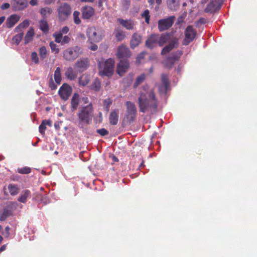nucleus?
Wrapping results in <instances>:
<instances>
[{"mask_svg": "<svg viewBox=\"0 0 257 257\" xmlns=\"http://www.w3.org/2000/svg\"><path fill=\"white\" fill-rule=\"evenodd\" d=\"M140 112L153 114L157 112L158 101L154 90L141 92L138 99Z\"/></svg>", "mask_w": 257, "mask_h": 257, "instance_id": "obj_1", "label": "nucleus"}, {"mask_svg": "<svg viewBox=\"0 0 257 257\" xmlns=\"http://www.w3.org/2000/svg\"><path fill=\"white\" fill-rule=\"evenodd\" d=\"M173 49H162L161 54L164 56L162 64L164 67L171 69L182 54L180 50L173 51Z\"/></svg>", "mask_w": 257, "mask_h": 257, "instance_id": "obj_2", "label": "nucleus"}, {"mask_svg": "<svg viewBox=\"0 0 257 257\" xmlns=\"http://www.w3.org/2000/svg\"><path fill=\"white\" fill-rule=\"evenodd\" d=\"M77 116L80 122L87 124L90 123L93 117V107L91 103L80 108Z\"/></svg>", "mask_w": 257, "mask_h": 257, "instance_id": "obj_3", "label": "nucleus"}, {"mask_svg": "<svg viewBox=\"0 0 257 257\" xmlns=\"http://www.w3.org/2000/svg\"><path fill=\"white\" fill-rule=\"evenodd\" d=\"M167 37V35H164V34L161 35L157 34H151L147 39L145 45L148 48H153L157 46L163 47L165 44Z\"/></svg>", "mask_w": 257, "mask_h": 257, "instance_id": "obj_4", "label": "nucleus"}, {"mask_svg": "<svg viewBox=\"0 0 257 257\" xmlns=\"http://www.w3.org/2000/svg\"><path fill=\"white\" fill-rule=\"evenodd\" d=\"M115 62L112 58H109L104 62L99 63V75L101 76L110 77L114 72Z\"/></svg>", "mask_w": 257, "mask_h": 257, "instance_id": "obj_5", "label": "nucleus"}, {"mask_svg": "<svg viewBox=\"0 0 257 257\" xmlns=\"http://www.w3.org/2000/svg\"><path fill=\"white\" fill-rule=\"evenodd\" d=\"M57 17L60 22L65 21L71 15L72 9L67 3H63L57 9Z\"/></svg>", "mask_w": 257, "mask_h": 257, "instance_id": "obj_6", "label": "nucleus"}, {"mask_svg": "<svg viewBox=\"0 0 257 257\" xmlns=\"http://www.w3.org/2000/svg\"><path fill=\"white\" fill-rule=\"evenodd\" d=\"M175 17L170 16L166 19L160 20L158 23V28L160 32H163L169 29L174 24Z\"/></svg>", "mask_w": 257, "mask_h": 257, "instance_id": "obj_7", "label": "nucleus"}, {"mask_svg": "<svg viewBox=\"0 0 257 257\" xmlns=\"http://www.w3.org/2000/svg\"><path fill=\"white\" fill-rule=\"evenodd\" d=\"M197 32L192 26H188L185 31V38L183 44L187 45L195 38Z\"/></svg>", "mask_w": 257, "mask_h": 257, "instance_id": "obj_8", "label": "nucleus"}, {"mask_svg": "<svg viewBox=\"0 0 257 257\" xmlns=\"http://www.w3.org/2000/svg\"><path fill=\"white\" fill-rule=\"evenodd\" d=\"M126 106L127 114L126 117L130 123L133 122L137 114V108L135 104L131 101H126L125 102Z\"/></svg>", "mask_w": 257, "mask_h": 257, "instance_id": "obj_9", "label": "nucleus"}, {"mask_svg": "<svg viewBox=\"0 0 257 257\" xmlns=\"http://www.w3.org/2000/svg\"><path fill=\"white\" fill-rule=\"evenodd\" d=\"M87 34L91 43L99 42L102 39L101 34L95 27L89 28L87 31Z\"/></svg>", "mask_w": 257, "mask_h": 257, "instance_id": "obj_10", "label": "nucleus"}, {"mask_svg": "<svg viewBox=\"0 0 257 257\" xmlns=\"http://www.w3.org/2000/svg\"><path fill=\"white\" fill-rule=\"evenodd\" d=\"M72 91V88L68 84L64 83L59 88L58 94L61 98L65 101L68 99Z\"/></svg>", "mask_w": 257, "mask_h": 257, "instance_id": "obj_11", "label": "nucleus"}, {"mask_svg": "<svg viewBox=\"0 0 257 257\" xmlns=\"http://www.w3.org/2000/svg\"><path fill=\"white\" fill-rule=\"evenodd\" d=\"M164 35H167V37L165 41V44L168 45L164 48H176L178 47V39L174 36L173 33H166Z\"/></svg>", "mask_w": 257, "mask_h": 257, "instance_id": "obj_12", "label": "nucleus"}, {"mask_svg": "<svg viewBox=\"0 0 257 257\" xmlns=\"http://www.w3.org/2000/svg\"><path fill=\"white\" fill-rule=\"evenodd\" d=\"M89 66V61L87 58L78 59L74 64V68L77 71L81 73L86 70Z\"/></svg>", "mask_w": 257, "mask_h": 257, "instance_id": "obj_13", "label": "nucleus"}, {"mask_svg": "<svg viewBox=\"0 0 257 257\" xmlns=\"http://www.w3.org/2000/svg\"><path fill=\"white\" fill-rule=\"evenodd\" d=\"M79 49H65L63 53V57L68 61L75 60L79 55Z\"/></svg>", "mask_w": 257, "mask_h": 257, "instance_id": "obj_14", "label": "nucleus"}, {"mask_svg": "<svg viewBox=\"0 0 257 257\" xmlns=\"http://www.w3.org/2000/svg\"><path fill=\"white\" fill-rule=\"evenodd\" d=\"M222 3L221 0H211L204 9L205 13H213L219 10Z\"/></svg>", "mask_w": 257, "mask_h": 257, "instance_id": "obj_15", "label": "nucleus"}, {"mask_svg": "<svg viewBox=\"0 0 257 257\" xmlns=\"http://www.w3.org/2000/svg\"><path fill=\"white\" fill-rule=\"evenodd\" d=\"M129 67L128 60H120L117 65L116 72L120 76H122L127 71Z\"/></svg>", "mask_w": 257, "mask_h": 257, "instance_id": "obj_16", "label": "nucleus"}, {"mask_svg": "<svg viewBox=\"0 0 257 257\" xmlns=\"http://www.w3.org/2000/svg\"><path fill=\"white\" fill-rule=\"evenodd\" d=\"M81 17L84 20L90 19L94 14L95 10L91 6H85L81 9Z\"/></svg>", "mask_w": 257, "mask_h": 257, "instance_id": "obj_17", "label": "nucleus"}, {"mask_svg": "<svg viewBox=\"0 0 257 257\" xmlns=\"http://www.w3.org/2000/svg\"><path fill=\"white\" fill-rule=\"evenodd\" d=\"M117 21L120 25L127 30H133L135 26V23L134 20L132 19L124 20L123 19L118 18Z\"/></svg>", "mask_w": 257, "mask_h": 257, "instance_id": "obj_18", "label": "nucleus"}, {"mask_svg": "<svg viewBox=\"0 0 257 257\" xmlns=\"http://www.w3.org/2000/svg\"><path fill=\"white\" fill-rule=\"evenodd\" d=\"M12 6L15 11H21L28 6L27 0H13Z\"/></svg>", "mask_w": 257, "mask_h": 257, "instance_id": "obj_19", "label": "nucleus"}, {"mask_svg": "<svg viewBox=\"0 0 257 257\" xmlns=\"http://www.w3.org/2000/svg\"><path fill=\"white\" fill-rule=\"evenodd\" d=\"M80 103L79 95L75 93L71 99L70 105V110L72 112H74L78 107Z\"/></svg>", "mask_w": 257, "mask_h": 257, "instance_id": "obj_20", "label": "nucleus"}, {"mask_svg": "<svg viewBox=\"0 0 257 257\" xmlns=\"http://www.w3.org/2000/svg\"><path fill=\"white\" fill-rule=\"evenodd\" d=\"M131 56L130 49H118L117 57L120 60H127Z\"/></svg>", "mask_w": 257, "mask_h": 257, "instance_id": "obj_21", "label": "nucleus"}, {"mask_svg": "<svg viewBox=\"0 0 257 257\" xmlns=\"http://www.w3.org/2000/svg\"><path fill=\"white\" fill-rule=\"evenodd\" d=\"M31 192L28 189H25L23 190L17 200L19 202L23 203H26L29 198L31 197Z\"/></svg>", "mask_w": 257, "mask_h": 257, "instance_id": "obj_22", "label": "nucleus"}, {"mask_svg": "<svg viewBox=\"0 0 257 257\" xmlns=\"http://www.w3.org/2000/svg\"><path fill=\"white\" fill-rule=\"evenodd\" d=\"M142 37L137 33L133 34L130 42L131 47L132 48H135L138 47L141 43Z\"/></svg>", "mask_w": 257, "mask_h": 257, "instance_id": "obj_23", "label": "nucleus"}, {"mask_svg": "<svg viewBox=\"0 0 257 257\" xmlns=\"http://www.w3.org/2000/svg\"><path fill=\"white\" fill-rule=\"evenodd\" d=\"M53 37L56 43L65 44L68 43L70 41V38L68 36H65L63 37L61 34H53Z\"/></svg>", "mask_w": 257, "mask_h": 257, "instance_id": "obj_24", "label": "nucleus"}, {"mask_svg": "<svg viewBox=\"0 0 257 257\" xmlns=\"http://www.w3.org/2000/svg\"><path fill=\"white\" fill-rule=\"evenodd\" d=\"M119 111L118 109H114L112 111L109 116V123L111 125H116L118 121Z\"/></svg>", "mask_w": 257, "mask_h": 257, "instance_id": "obj_25", "label": "nucleus"}, {"mask_svg": "<svg viewBox=\"0 0 257 257\" xmlns=\"http://www.w3.org/2000/svg\"><path fill=\"white\" fill-rule=\"evenodd\" d=\"M20 17L16 14L11 15L7 20V27L11 28L19 21Z\"/></svg>", "mask_w": 257, "mask_h": 257, "instance_id": "obj_26", "label": "nucleus"}, {"mask_svg": "<svg viewBox=\"0 0 257 257\" xmlns=\"http://www.w3.org/2000/svg\"><path fill=\"white\" fill-rule=\"evenodd\" d=\"M167 5L169 9L176 11L180 6V0H167Z\"/></svg>", "mask_w": 257, "mask_h": 257, "instance_id": "obj_27", "label": "nucleus"}, {"mask_svg": "<svg viewBox=\"0 0 257 257\" xmlns=\"http://www.w3.org/2000/svg\"><path fill=\"white\" fill-rule=\"evenodd\" d=\"M65 75L68 79L73 80L77 78V73L72 67H70L66 70Z\"/></svg>", "mask_w": 257, "mask_h": 257, "instance_id": "obj_28", "label": "nucleus"}, {"mask_svg": "<svg viewBox=\"0 0 257 257\" xmlns=\"http://www.w3.org/2000/svg\"><path fill=\"white\" fill-rule=\"evenodd\" d=\"M39 29L44 34H47L49 31V27L47 21L42 19L39 22Z\"/></svg>", "mask_w": 257, "mask_h": 257, "instance_id": "obj_29", "label": "nucleus"}, {"mask_svg": "<svg viewBox=\"0 0 257 257\" xmlns=\"http://www.w3.org/2000/svg\"><path fill=\"white\" fill-rule=\"evenodd\" d=\"M39 13L43 19H46L52 14L53 10L50 7H44L40 10Z\"/></svg>", "mask_w": 257, "mask_h": 257, "instance_id": "obj_30", "label": "nucleus"}, {"mask_svg": "<svg viewBox=\"0 0 257 257\" xmlns=\"http://www.w3.org/2000/svg\"><path fill=\"white\" fill-rule=\"evenodd\" d=\"M115 37L117 41H122L125 37V32L119 27H117L114 31Z\"/></svg>", "mask_w": 257, "mask_h": 257, "instance_id": "obj_31", "label": "nucleus"}, {"mask_svg": "<svg viewBox=\"0 0 257 257\" xmlns=\"http://www.w3.org/2000/svg\"><path fill=\"white\" fill-rule=\"evenodd\" d=\"M35 34L34 29L31 27L27 32L24 38V43L27 44L30 42L33 39Z\"/></svg>", "mask_w": 257, "mask_h": 257, "instance_id": "obj_32", "label": "nucleus"}, {"mask_svg": "<svg viewBox=\"0 0 257 257\" xmlns=\"http://www.w3.org/2000/svg\"><path fill=\"white\" fill-rule=\"evenodd\" d=\"M90 80V77L89 75L83 74L79 79V83L80 85L86 86L88 84Z\"/></svg>", "mask_w": 257, "mask_h": 257, "instance_id": "obj_33", "label": "nucleus"}, {"mask_svg": "<svg viewBox=\"0 0 257 257\" xmlns=\"http://www.w3.org/2000/svg\"><path fill=\"white\" fill-rule=\"evenodd\" d=\"M30 23L29 21L28 20H26L15 28V31L16 32H23V30L28 27Z\"/></svg>", "mask_w": 257, "mask_h": 257, "instance_id": "obj_34", "label": "nucleus"}, {"mask_svg": "<svg viewBox=\"0 0 257 257\" xmlns=\"http://www.w3.org/2000/svg\"><path fill=\"white\" fill-rule=\"evenodd\" d=\"M8 189L10 194L12 196L17 195L19 192V188L17 185L10 184L8 185Z\"/></svg>", "mask_w": 257, "mask_h": 257, "instance_id": "obj_35", "label": "nucleus"}, {"mask_svg": "<svg viewBox=\"0 0 257 257\" xmlns=\"http://www.w3.org/2000/svg\"><path fill=\"white\" fill-rule=\"evenodd\" d=\"M54 78L55 81L57 85H59L61 83L62 78L61 74V68L59 67L56 68L54 74Z\"/></svg>", "mask_w": 257, "mask_h": 257, "instance_id": "obj_36", "label": "nucleus"}, {"mask_svg": "<svg viewBox=\"0 0 257 257\" xmlns=\"http://www.w3.org/2000/svg\"><path fill=\"white\" fill-rule=\"evenodd\" d=\"M100 87V81L98 78H96L94 80L92 85H91V89L95 91H99Z\"/></svg>", "mask_w": 257, "mask_h": 257, "instance_id": "obj_37", "label": "nucleus"}, {"mask_svg": "<svg viewBox=\"0 0 257 257\" xmlns=\"http://www.w3.org/2000/svg\"><path fill=\"white\" fill-rule=\"evenodd\" d=\"M19 33L18 34L15 35L12 39L13 43L16 44L17 45L20 44L24 36L23 32Z\"/></svg>", "mask_w": 257, "mask_h": 257, "instance_id": "obj_38", "label": "nucleus"}, {"mask_svg": "<svg viewBox=\"0 0 257 257\" xmlns=\"http://www.w3.org/2000/svg\"><path fill=\"white\" fill-rule=\"evenodd\" d=\"M11 214L12 212L11 210L8 209H4L0 217V220L1 221L6 220L8 217L11 215Z\"/></svg>", "mask_w": 257, "mask_h": 257, "instance_id": "obj_39", "label": "nucleus"}, {"mask_svg": "<svg viewBox=\"0 0 257 257\" xmlns=\"http://www.w3.org/2000/svg\"><path fill=\"white\" fill-rule=\"evenodd\" d=\"M146 78V75L145 74H142L141 75L139 76L134 84V87L136 88L139 85H140L141 83H142Z\"/></svg>", "mask_w": 257, "mask_h": 257, "instance_id": "obj_40", "label": "nucleus"}, {"mask_svg": "<svg viewBox=\"0 0 257 257\" xmlns=\"http://www.w3.org/2000/svg\"><path fill=\"white\" fill-rule=\"evenodd\" d=\"M161 79L163 84L164 85L166 88H167L170 84L168 75L162 74L161 75Z\"/></svg>", "mask_w": 257, "mask_h": 257, "instance_id": "obj_41", "label": "nucleus"}, {"mask_svg": "<svg viewBox=\"0 0 257 257\" xmlns=\"http://www.w3.org/2000/svg\"><path fill=\"white\" fill-rule=\"evenodd\" d=\"M80 13L78 11H75L73 12V16L74 22L75 24H80L81 22L80 19L79 18Z\"/></svg>", "mask_w": 257, "mask_h": 257, "instance_id": "obj_42", "label": "nucleus"}, {"mask_svg": "<svg viewBox=\"0 0 257 257\" xmlns=\"http://www.w3.org/2000/svg\"><path fill=\"white\" fill-rule=\"evenodd\" d=\"M17 172L22 174H28L31 172V169L28 167H25L21 168H18Z\"/></svg>", "mask_w": 257, "mask_h": 257, "instance_id": "obj_43", "label": "nucleus"}, {"mask_svg": "<svg viewBox=\"0 0 257 257\" xmlns=\"http://www.w3.org/2000/svg\"><path fill=\"white\" fill-rule=\"evenodd\" d=\"M112 104V100L110 98L105 99L103 100V107L106 109V111L108 112L109 110V107Z\"/></svg>", "mask_w": 257, "mask_h": 257, "instance_id": "obj_44", "label": "nucleus"}, {"mask_svg": "<svg viewBox=\"0 0 257 257\" xmlns=\"http://www.w3.org/2000/svg\"><path fill=\"white\" fill-rule=\"evenodd\" d=\"M142 17L145 19V22L147 24H149L150 23V16L149 10L144 11L142 14Z\"/></svg>", "mask_w": 257, "mask_h": 257, "instance_id": "obj_45", "label": "nucleus"}, {"mask_svg": "<svg viewBox=\"0 0 257 257\" xmlns=\"http://www.w3.org/2000/svg\"><path fill=\"white\" fill-rule=\"evenodd\" d=\"M96 132L99 134L101 136H105L109 134V132L104 128L98 129L96 130Z\"/></svg>", "mask_w": 257, "mask_h": 257, "instance_id": "obj_46", "label": "nucleus"}, {"mask_svg": "<svg viewBox=\"0 0 257 257\" xmlns=\"http://www.w3.org/2000/svg\"><path fill=\"white\" fill-rule=\"evenodd\" d=\"M131 5V0H122L123 9L126 11L129 9Z\"/></svg>", "mask_w": 257, "mask_h": 257, "instance_id": "obj_47", "label": "nucleus"}, {"mask_svg": "<svg viewBox=\"0 0 257 257\" xmlns=\"http://www.w3.org/2000/svg\"><path fill=\"white\" fill-rule=\"evenodd\" d=\"M31 60L35 64H38L39 58L37 53L34 52L31 54Z\"/></svg>", "mask_w": 257, "mask_h": 257, "instance_id": "obj_48", "label": "nucleus"}, {"mask_svg": "<svg viewBox=\"0 0 257 257\" xmlns=\"http://www.w3.org/2000/svg\"><path fill=\"white\" fill-rule=\"evenodd\" d=\"M69 31V28L67 26L63 27L58 32H56L54 34H61L62 36L63 34H66Z\"/></svg>", "mask_w": 257, "mask_h": 257, "instance_id": "obj_49", "label": "nucleus"}, {"mask_svg": "<svg viewBox=\"0 0 257 257\" xmlns=\"http://www.w3.org/2000/svg\"><path fill=\"white\" fill-rule=\"evenodd\" d=\"M46 129V125L44 124V122L42 121L41 124L39 125V131L42 135H44L45 130Z\"/></svg>", "mask_w": 257, "mask_h": 257, "instance_id": "obj_50", "label": "nucleus"}, {"mask_svg": "<svg viewBox=\"0 0 257 257\" xmlns=\"http://www.w3.org/2000/svg\"><path fill=\"white\" fill-rule=\"evenodd\" d=\"M40 50V56L42 59H44L46 57L48 54L47 49H39Z\"/></svg>", "mask_w": 257, "mask_h": 257, "instance_id": "obj_51", "label": "nucleus"}, {"mask_svg": "<svg viewBox=\"0 0 257 257\" xmlns=\"http://www.w3.org/2000/svg\"><path fill=\"white\" fill-rule=\"evenodd\" d=\"M49 86L51 90H55L57 87V85L55 84L52 77L49 81Z\"/></svg>", "mask_w": 257, "mask_h": 257, "instance_id": "obj_52", "label": "nucleus"}, {"mask_svg": "<svg viewBox=\"0 0 257 257\" xmlns=\"http://www.w3.org/2000/svg\"><path fill=\"white\" fill-rule=\"evenodd\" d=\"M145 55V53L144 52L139 54L137 57L136 62L138 64H140L141 63V60L144 59Z\"/></svg>", "mask_w": 257, "mask_h": 257, "instance_id": "obj_53", "label": "nucleus"}, {"mask_svg": "<svg viewBox=\"0 0 257 257\" xmlns=\"http://www.w3.org/2000/svg\"><path fill=\"white\" fill-rule=\"evenodd\" d=\"M106 2V0H98L97 2V6L99 9L102 10L103 9V5L104 3Z\"/></svg>", "mask_w": 257, "mask_h": 257, "instance_id": "obj_54", "label": "nucleus"}, {"mask_svg": "<svg viewBox=\"0 0 257 257\" xmlns=\"http://www.w3.org/2000/svg\"><path fill=\"white\" fill-rule=\"evenodd\" d=\"M10 7V5L9 3H4L1 6V9L2 10H6Z\"/></svg>", "mask_w": 257, "mask_h": 257, "instance_id": "obj_55", "label": "nucleus"}, {"mask_svg": "<svg viewBox=\"0 0 257 257\" xmlns=\"http://www.w3.org/2000/svg\"><path fill=\"white\" fill-rule=\"evenodd\" d=\"M43 121L44 122V124L45 125H49V126H52V121L50 120H43Z\"/></svg>", "mask_w": 257, "mask_h": 257, "instance_id": "obj_56", "label": "nucleus"}, {"mask_svg": "<svg viewBox=\"0 0 257 257\" xmlns=\"http://www.w3.org/2000/svg\"><path fill=\"white\" fill-rule=\"evenodd\" d=\"M30 4L32 6H37L38 5L37 0H31L30 1Z\"/></svg>", "mask_w": 257, "mask_h": 257, "instance_id": "obj_57", "label": "nucleus"}, {"mask_svg": "<svg viewBox=\"0 0 257 257\" xmlns=\"http://www.w3.org/2000/svg\"><path fill=\"white\" fill-rule=\"evenodd\" d=\"M206 22V20L205 19L203 18H201L199 19V20L197 21V23H200V24H205Z\"/></svg>", "mask_w": 257, "mask_h": 257, "instance_id": "obj_58", "label": "nucleus"}, {"mask_svg": "<svg viewBox=\"0 0 257 257\" xmlns=\"http://www.w3.org/2000/svg\"><path fill=\"white\" fill-rule=\"evenodd\" d=\"M35 197L34 198V199L37 200L39 199H41L42 198V195L39 193H35Z\"/></svg>", "mask_w": 257, "mask_h": 257, "instance_id": "obj_59", "label": "nucleus"}, {"mask_svg": "<svg viewBox=\"0 0 257 257\" xmlns=\"http://www.w3.org/2000/svg\"><path fill=\"white\" fill-rule=\"evenodd\" d=\"M184 17L183 16H180L178 18L177 20V24H179L183 22Z\"/></svg>", "mask_w": 257, "mask_h": 257, "instance_id": "obj_60", "label": "nucleus"}, {"mask_svg": "<svg viewBox=\"0 0 257 257\" xmlns=\"http://www.w3.org/2000/svg\"><path fill=\"white\" fill-rule=\"evenodd\" d=\"M82 3H92L95 0H79Z\"/></svg>", "mask_w": 257, "mask_h": 257, "instance_id": "obj_61", "label": "nucleus"}, {"mask_svg": "<svg viewBox=\"0 0 257 257\" xmlns=\"http://www.w3.org/2000/svg\"><path fill=\"white\" fill-rule=\"evenodd\" d=\"M49 45L51 48H55L56 47V44L52 41L50 43Z\"/></svg>", "mask_w": 257, "mask_h": 257, "instance_id": "obj_62", "label": "nucleus"}, {"mask_svg": "<svg viewBox=\"0 0 257 257\" xmlns=\"http://www.w3.org/2000/svg\"><path fill=\"white\" fill-rule=\"evenodd\" d=\"M6 249V245L5 244L2 245L0 247V253L4 251Z\"/></svg>", "mask_w": 257, "mask_h": 257, "instance_id": "obj_63", "label": "nucleus"}, {"mask_svg": "<svg viewBox=\"0 0 257 257\" xmlns=\"http://www.w3.org/2000/svg\"><path fill=\"white\" fill-rule=\"evenodd\" d=\"M5 17L2 16L0 17V25L2 24V23L5 21Z\"/></svg>", "mask_w": 257, "mask_h": 257, "instance_id": "obj_64", "label": "nucleus"}]
</instances>
